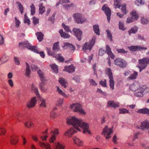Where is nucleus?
Returning a JSON list of instances; mask_svg holds the SVG:
<instances>
[{"label":"nucleus","instance_id":"nucleus-49","mask_svg":"<svg viewBox=\"0 0 149 149\" xmlns=\"http://www.w3.org/2000/svg\"><path fill=\"white\" fill-rule=\"evenodd\" d=\"M120 0H114V5L116 6V8H119L120 7Z\"/></svg>","mask_w":149,"mask_h":149},{"label":"nucleus","instance_id":"nucleus-64","mask_svg":"<svg viewBox=\"0 0 149 149\" xmlns=\"http://www.w3.org/2000/svg\"><path fill=\"white\" fill-rule=\"evenodd\" d=\"M57 116V115L54 111H52L50 114V117L52 118H55Z\"/></svg>","mask_w":149,"mask_h":149},{"label":"nucleus","instance_id":"nucleus-14","mask_svg":"<svg viewBox=\"0 0 149 149\" xmlns=\"http://www.w3.org/2000/svg\"><path fill=\"white\" fill-rule=\"evenodd\" d=\"M133 52L140 51L147 49L146 47H145L140 46H132L128 47Z\"/></svg>","mask_w":149,"mask_h":149},{"label":"nucleus","instance_id":"nucleus-25","mask_svg":"<svg viewBox=\"0 0 149 149\" xmlns=\"http://www.w3.org/2000/svg\"><path fill=\"white\" fill-rule=\"evenodd\" d=\"M58 81L62 86H63L65 88L67 87L68 85V84L64 79L60 78H59Z\"/></svg>","mask_w":149,"mask_h":149},{"label":"nucleus","instance_id":"nucleus-38","mask_svg":"<svg viewBox=\"0 0 149 149\" xmlns=\"http://www.w3.org/2000/svg\"><path fill=\"white\" fill-rule=\"evenodd\" d=\"M43 4L41 3L39 5V12L41 14H42L45 11V8L43 6Z\"/></svg>","mask_w":149,"mask_h":149},{"label":"nucleus","instance_id":"nucleus-32","mask_svg":"<svg viewBox=\"0 0 149 149\" xmlns=\"http://www.w3.org/2000/svg\"><path fill=\"white\" fill-rule=\"evenodd\" d=\"M38 74L40 77L41 82L46 81L44 77V75L43 72L40 70H39L38 72Z\"/></svg>","mask_w":149,"mask_h":149},{"label":"nucleus","instance_id":"nucleus-52","mask_svg":"<svg viewBox=\"0 0 149 149\" xmlns=\"http://www.w3.org/2000/svg\"><path fill=\"white\" fill-rule=\"evenodd\" d=\"M119 113L120 114H124L125 113H129V111L126 109H119Z\"/></svg>","mask_w":149,"mask_h":149},{"label":"nucleus","instance_id":"nucleus-10","mask_svg":"<svg viewBox=\"0 0 149 149\" xmlns=\"http://www.w3.org/2000/svg\"><path fill=\"white\" fill-rule=\"evenodd\" d=\"M47 51L48 54L49 55H51L54 57L56 58L58 61L61 62H63L64 60V58L61 56V54H58L56 55L55 54L53 53L51 51L50 48H47Z\"/></svg>","mask_w":149,"mask_h":149},{"label":"nucleus","instance_id":"nucleus-63","mask_svg":"<svg viewBox=\"0 0 149 149\" xmlns=\"http://www.w3.org/2000/svg\"><path fill=\"white\" fill-rule=\"evenodd\" d=\"M40 105V107H46V101L45 100L43 99H42Z\"/></svg>","mask_w":149,"mask_h":149},{"label":"nucleus","instance_id":"nucleus-42","mask_svg":"<svg viewBox=\"0 0 149 149\" xmlns=\"http://www.w3.org/2000/svg\"><path fill=\"white\" fill-rule=\"evenodd\" d=\"M136 5L139 6L140 5H143L145 3L144 0H136L135 2Z\"/></svg>","mask_w":149,"mask_h":149},{"label":"nucleus","instance_id":"nucleus-16","mask_svg":"<svg viewBox=\"0 0 149 149\" xmlns=\"http://www.w3.org/2000/svg\"><path fill=\"white\" fill-rule=\"evenodd\" d=\"M39 146L42 148H45V149H51L50 145L42 141H40L38 142Z\"/></svg>","mask_w":149,"mask_h":149},{"label":"nucleus","instance_id":"nucleus-35","mask_svg":"<svg viewBox=\"0 0 149 149\" xmlns=\"http://www.w3.org/2000/svg\"><path fill=\"white\" fill-rule=\"evenodd\" d=\"M64 47H66L70 48L71 50H74L75 49V46L69 43L68 42L64 43Z\"/></svg>","mask_w":149,"mask_h":149},{"label":"nucleus","instance_id":"nucleus-50","mask_svg":"<svg viewBox=\"0 0 149 149\" xmlns=\"http://www.w3.org/2000/svg\"><path fill=\"white\" fill-rule=\"evenodd\" d=\"M142 136V134L139 133H134L133 138L134 139H139Z\"/></svg>","mask_w":149,"mask_h":149},{"label":"nucleus","instance_id":"nucleus-18","mask_svg":"<svg viewBox=\"0 0 149 149\" xmlns=\"http://www.w3.org/2000/svg\"><path fill=\"white\" fill-rule=\"evenodd\" d=\"M139 129H143L144 128H149V123L146 120L141 122L139 126H138Z\"/></svg>","mask_w":149,"mask_h":149},{"label":"nucleus","instance_id":"nucleus-6","mask_svg":"<svg viewBox=\"0 0 149 149\" xmlns=\"http://www.w3.org/2000/svg\"><path fill=\"white\" fill-rule=\"evenodd\" d=\"M73 17L75 22L78 24H82L86 20V19L80 13H75L73 15Z\"/></svg>","mask_w":149,"mask_h":149},{"label":"nucleus","instance_id":"nucleus-17","mask_svg":"<svg viewBox=\"0 0 149 149\" xmlns=\"http://www.w3.org/2000/svg\"><path fill=\"white\" fill-rule=\"evenodd\" d=\"M119 103L118 102H116L110 100L108 102L107 106L109 107H112L114 109L119 107Z\"/></svg>","mask_w":149,"mask_h":149},{"label":"nucleus","instance_id":"nucleus-22","mask_svg":"<svg viewBox=\"0 0 149 149\" xmlns=\"http://www.w3.org/2000/svg\"><path fill=\"white\" fill-rule=\"evenodd\" d=\"M48 129H46L45 131L43 132L40 136V138L41 140H46L48 136Z\"/></svg>","mask_w":149,"mask_h":149},{"label":"nucleus","instance_id":"nucleus-39","mask_svg":"<svg viewBox=\"0 0 149 149\" xmlns=\"http://www.w3.org/2000/svg\"><path fill=\"white\" fill-rule=\"evenodd\" d=\"M93 30L97 35H100V30L99 26L98 25H94L93 26Z\"/></svg>","mask_w":149,"mask_h":149},{"label":"nucleus","instance_id":"nucleus-12","mask_svg":"<svg viewBox=\"0 0 149 149\" xmlns=\"http://www.w3.org/2000/svg\"><path fill=\"white\" fill-rule=\"evenodd\" d=\"M59 134L58 129L55 128L53 130H52L50 133V140H56V137Z\"/></svg>","mask_w":149,"mask_h":149},{"label":"nucleus","instance_id":"nucleus-48","mask_svg":"<svg viewBox=\"0 0 149 149\" xmlns=\"http://www.w3.org/2000/svg\"><path fill=\"white\" fill-rule=\"evenodd\" d=\"M126 6L125 5H123L121 8V12L123 14H126L127 12V11L126 9Z\"/></svg>","mask_w":149,"mask_h":149},{"label":"nucleus","instance_id":"nucleus-58","mask_svg":"<svg viewBox=\"0 0 149 149\" xmlns=\"http://www.w3.org/2000/svg\"><path fill=\"white\" fill-rule=\"evenodd\" d=\"M63 102V99H59L57 100L56 104L57 106H59L62 104Z\"/></svg>","mask_w":149,"mask_h":149},{"label":"nucleus","instance_id":"nucleus-31","mask_svg":"<svg viewBox=\"0 0 149 149\" xmlns=\"http://www.w3.org/2000/svg\"><path fill=\"white\" fill-rule=\"evenodd\" d=\"M46 81L44 82H41L39 85V87L41 90L43 92L47 91V88L45 86V83Z\"/></svg>","mask_w":149,"mask_h":149},{"label":"nucleus","instance_id":"nucleus-21","mask_svg":"<svg viewBox=\"0 0 149 149\" xmlns=\"http://www.w3.org/2000/svg\"><path fill=\"white\" fill-rule=\"evenodd\" d=\"M139 87V84L138 83H136L131 85L130 88L131 90L134 91L138 90Z\"/></svg>","mask_w":149,"mask_h":149},{"label":"nucleus","instance_id":"nucleus-45","mask_svg":"<svg viewBox=\"0 0 149 149\" xmlns=\"http://www.w3.org/2000/svg\"><path fill=\"white\" fill-rule=\"evenodd\" d=\"M31 15H34L36 12L35 7L34 4H32L30 6Z\"/></svg>","mask_w":149,"mask_h":149},{"label":"nucleus","instance_id":"nucleus-47","mask_svg":"<svg viewBox=\"0 0 149 149\" xmlns=\"http://www.w3.org/2000/svg\"><path fill=\"white\" fill-rule=\"evenodd\" d=\"M31 89L32 91L35 93L37 96L38 95H39L38 88L35 87L33 84H32Z\"/></svg>","mask_w":149,"mask_h":149},{"label":"nucleus","instance_id":"nucleus-29","mask_svg":"<svg viewBox=\"0 0 149 149\" xmlns=\"http://www.w3.org/2000/svg\"><path fill=\"white\" fill-rule=\"evenodd\" d=\"M36 34L39 41L41 42L43 40L44 35L41 32H37L36 33Z\"/></svg>","mask_w":149,"mask_h":149},{"label":"nucleus","instance_id":"nucleus-26","mask_svg":"<svg viewBox=\"0 0 149 149\" xmlns=\"http://www.w3.org/2000/svg\"><path fill=\"white\" fill-rule=\"evenodd\" d=\"M16 4L17 6V8L19 9L21 14H22L24 12V8L20 2L18 1L16 2Z\"/></svg>","mask_w":149,"mask_h":149},{"label":"nucleus","instance_id":"nucleus-23","mask_svg":"<svg viewBox=\"0 0 149 149\" xmlns=\"http://www.w3.org/2000/svg\"><path fill=\"white\" fill-rule=\"evenodd\" d=\"M59 43V42H57L54 44L52 50L54 52H56L60 50Z\"/></svg>","mask_w":149,"mask_h":149},{"label":"nucleus","instance_id":"nucleus-41","mask_svg":"<svg viewBox=\"0 0 149 149\" xmlns=\"http://www.w3.org/2000/svg\"><path fill=\"white\" fill-rule=\"evenodd\" d=\"M6 132V129L3 127H0V136L4 135Z\"/></svg>","mask_w":149,"mask_h":149},{"label":"nucleus","instance_id":"nucleus-1","mask_svg":"<svg viewBox=\"0 0 149 149\" xmlns=\"http://www.w3.org/2000/svg\"><path fill=\"white\" fill-rule=\"evenodd\" d=\"M68 124L72 125L74 127L70 128L64 133V135L66 136L71 137L74 133L76 132L75 129L79 131H81L79 128L83 130V133L84 134L91 133L89 130V126L87 123H86L82 120H79L74 117L67 120Z\"/></svg>","mask_w":149,"mask_h":149},{"label":"nucleus","instance_id":"nucleus-33","mask_svg":"<svg viewBox=\"0 0 149 149\" xmlns=\"http://www.w3.org/2000/svg\"><path fill=\"white\" fill-rule=\"evenodd\" d=\"M138 74L137 72L134 71V73L131 74L127 78V79L129 80L135 79L136 78Z\"/></svg>","mask_w":149,"mask_h":149},{"label":"nucleus","instance_id":"nucleus-36","mask_svg":"<svg viewBox=\"0 0 149 149\" xmlns=\"http://www.w3.org/2000/svg\"><path fill=\"white\" fill-rule=\"evenodd\" d=\"M26 72L25 75L27 77H29L31 74V71L29 64L27 63H26Z\"/></svg>","mask_w":149,"mask_h":149},{"label":"nucleus","instance_id":"nucleus-53","mask_svg":"<svg viewBox=\"0 0 149 149\" xmlns=\"http://www.w3.org/2000/svg\"><path fill=\"white\" fill-rule=\"evenodd\" d=\"M74 143L79 146L83 145V142L81 140H74Z\"/></svg>","mask_w":149,"mask_h":149},{"label":"nucleus","instance_id":"nucleus-54","mask_svg":"<svg viewBox=\"0 0 149 149\" xmlns=\"http://www.w3.org/2000/svg\"><path fill=\"white\" fill-rule=\"evenodd\" d=\"M39 19L35 17H34L33 18V22L34 25L38 24L39 22Z\"/></svg>","mask_w":149,"mask_h":149},{"label":"nucleus","instance_id":"nucleus-2","mask_svg":"<svg viewBox=\"0 0 149 149\" xmlns=\"http://www.w3.org/2000/svg\"><path fill=\"white\" fill-rule=\"evenodd\" d=\"M19 48L26 47L28 49L30 50L37 53H39V52L36 46H31L27 41L21 42L19 43Z\"/></svg>","mask_w":149,"mask_h":149},{"label":"nucleus","instance_id":"nucleus-34","mask_svg":"<svg viewBox=\"0 0 149 149\" xmlns=\"http://www.w3.org/2000/svg\"><path fill=\"white\" fill-rule=\"evenodd\" d=\"M137 112L144 114H146L149 115V109L147 108L140 109L137 111Z\"/></svg>","mask_w":149,"mask_h":149},{"label":"nucleus","instance_id":"nucleus-51","mask_svg":"<svg viewBox=\"0 0 149 149\" xmlns=\"http://www.w3.org/2000/svg\"><path fill=\"white\" fill-rule=\"evenodd\" d=\"M51 67L55 73H57L58 72V68L57 66L54 64H52L51 65Z\"/></svg>","mask_w":149,"mask_h":149},{"label":"nucleus","instance_id":"nucleus-27","mask_svg":"<svg viewBox=\"0 0 149 149\" xmlns=\"http://www.w3.org/2000/svg\"><path fill=\"white\" fill-rule=\"evenodd\" d=\"M18 135L15 134H13L10 136V140H15L17 139H20L22 138L23 140H25V138L24 136H19V138H18Z\"/></svg>","mask_w":149,"mask_h":149},{"label":"nucleus","instance_id":"nucleus-37","mask_svg":"<svg viewBox=\"0 0 149 149\" xmlns=\"http://www.w3.org/2000/svg\"><path fill=\"white\" fill-rule=\"evenodd\" d=\"M57 91L61 95H62L64 97L68 98V95H66L63 91L60 89L58 86L56 87Z\"/></svg>","mask_w":149,"mask_h":149},{"label":"nucleus","instance_id":"nucleus-40","mask_svg":"<svg viewBox=\"0 0 149 149\" xmlns=\"http://www.w3.org/2000/svg\"><path fill=\"white\" fill-rule=\"evenodd\" d=\"M137 31V28L136 26L132 28L131 29L128 31L129 34L130 35L131 33H136Z\"/></svg>","mask_w":149,"mask_h":149},{"label":"nucleus","instance_id":"nucleus-13","mask_svg":"<svg viewBox=\"0 0 149 149\" xmlns=\"http://www.w3.org/2000/svg\"><path fill=\"white\" fill-rule=\"evenodd\" d=\"M72 31L79 40H80L81 38L82 32L79 29L74 28Z\"/></svg>","mask_w":149,"mask_h":149},{"label":"nucleus","instance_id":"nucleus-30","mask_svg":"<svg viewBox=\"0 0 149 149\" xmlns=\"http://www.w3.org/2000/svg\"><path fill=\"white\" fill-rule=\"evenodd\" d=\"M106 53L109 55H110L111 57L113 58L114 56L113 53H112L111 49L110 47L108 45H107L106 46Z\"/></svg>","mask_w":149,"mask_h":149},{"label":"nucleus","instance_id":"nucleus-46","mask_svg":"<svg viewBox=\"0 0 149 149\" xmlns=\"http://www.w3.org/2000/svg\"><path fill=\"white\" fill-rule=\"evenodd\" d=\"M24 124L26 127L28 128L32 127L34 126L33 123L31 121L27 122L25 123Z\"/></svg>","mask_w":149,"mask_h":149},{"label":"nucleus","instance_id":"nucleus-62","mask_svg":"<svg viewBox=\"0 0 149 149\" xmlns=\"http://www.w3.org/2000/svg\"><path fill=\"white\" fill-rule=\"evenodd\" d=\"M15 26L16 27L18 28L19 26L20 22L19 20L17 19L16 17H15Z\"/></svg>","mask_w":149,"mask_h":149},{"label":"nucleus","instance_id":"nucleus-24","mask_svg":"<svg viewBox=\"0 0 149 149\" xmlns=\"http://www.w3.org/2000/svg\"><path fill=\"white\" fill-rule=\"evenodd\" d=\"M141 23L143 24H146L149 22V19L143 16H141L140 18Z\"/></svg>","mask_w":149,"mask_h":149},{"label":"nucleus","instance_id":"nucleus-15","mask_svg":"<svg viewBox=\"0 0 149 149\" xmlns=\"http://www.w3.org/2000/svg\"><path fill=\"white\" fill-rule=\"evenodd\" d=\"M37 102V100L35 97L31 99V101L28 102L27 104V107L29 108L33 107Z\"/></svg>","mask_w":149,"mask_h":149},{"label":"nucleus","instance_id":"nucleus-5","mask_svg":"<svg viewBox=\"0 0 149 149\" xmlns=\"http://www.w3.org/2000/svg\"><path fill=\"white\" fill-rule=\"evenodd\" d=\"M139 65L138 67L140 69V71L144 69L147 66V64L149 63V58H143L138 60Z\"/></svg>","mask_w":149,"mask_h":149},{"label":"nucleus","instance_id":"nucleus-3","mask_svg":"<svg viewBox=\"0 0 149 149\" xmlns=\"http://www.w3.org/2000/svg\"><path fill=\"white\" fill-rule=\"evenodd\" d=\"M105 73L109 79V86L110 88L112 90L114 89V81L113 79V73L110 68H107L105 70Z\"/></svg>","mask_w":149,"mask_h":149},{"label":"nucleus","instance_id":"nucleus-9","mask_svg":"<svg viewBox=\"0 0 149 149\" xmlns=\"http://www.w3.org/2000/svg\"><path fill=\"white\" fill-rule=\"evenodd\" d=\"M112 132V128H109L107 126H106L103 129L102 134L104 135L106 139H109L111 137V134Z\"/></svg>","mask_w":149,"mask_h":149},{"label":"nucleus","instance_id":"nucleus-56","mask_svg":"<svg viewBox=\"0 0 149 149\" xmlns=\"http://www.w3.org/2000/svg\"><path fill=\"white\" fill-rule=\"evenodd\" d=\"M24 22L25 23H27L29 25L30 24V21L28 19L26 14L24 15Z\"/></svg>","mask_w":149,"mask_h":149},{"label":"nucleus","instance_id":"nucleus-11","mask_svg":"<svg viewBox=\"0 0 149 149\" xmlns=\"http://www.w3.org/2000/svg\"><path fill=\"white\" fill-rule=\"evenodd\" d=\"M102 10L104 11L106 15L108 21L109 22L111 14L110 9L107 7V5H105L102 6Z\"/></svg>","mask_w":149,"mask_h":149},{"label":"nucleus","instance_id":"nucleus-44","mask_svg":"<svg viewBox=\"0 0 149 149\" xmlns=\"http://www.w3.org/2000/svg\"><path fill=\"white\" fill-rule=\"evenodd\" d=\"M65 147L64 145L61 144L59 143H57L56 149H64Z\"/></svg>","mask_w":149,"mask_h":149},{"label":"nucleus","instance_id":"nucleus-60","mask_svg":"<svg viewBox=\"0 0 149 149\" xmlns=\"http://www.w3.org/2000/svg\"><path fill=\"white\" fill-rule=\"evenodd\" d=\"M106 53V51H105L103 49H102L101 48L99 49V54L100 56H102Z\"/></svg>","mask_w":149,"mask_h":149},{"label":"nucleus","instance_id":"nucleus-19","mask_svg":"<svg viewBox=\"0 0 149 149\" xmlns=\"http://www.w3.org/2000/svg\"><path fill=\"white\" fill-rule=\"evenodd\" d=\"M130 16L132 17L135 20H137L139 17L138 13L135 10H133L130 13Z\"/></svg>","mask_w":149,"mask_h":149},{"label":"nucleus","instance_id":"nucleus-43","mask_svg":"<svg viewBox=\"0 0 149 149\" xmlns=\"http://www.w3.org/2000/svg\"><path fill=\"white\" fill-rule=\"evenodd\" d=\"M15 116H13V118H16L19 121H20L21 118L23 117V115L19 113L16 114Z\"/></svg>","mask_w":149,"mask_h":149},{"label":"nucleus","instance_id":"nucleus-28","mask_svg":"<svg viewBox=\"0 0 149 149\" xmlns=\"http://www.w3.org/2000/svg\"><path fill=\"white\" fill-rule=\"evenodd\" d=\"M59 33L61 37L64 38H69L70 36L68 33L63 31L62 29L60 30Z\"/></svg>","mask_w":149,"mask_h":149},{"label":"nucleus","instance_id":"nucleus-57","mask_svg":"<svg viewBox=\"0 0 149 149\" xmlns=\"http://www.w3.org/2000/svg\"><path fill=\"white\" fill-rule=\"evenodd\" d=\"M119 29L122 30L124 31L125 29L124 27L123 23L120 22H119Z\"/></svg>","mask_w":149,"mask_h":149},{"label":"nucleus","instance_id":"nucleus-4","mask_svg":"<svg viewBox=\"0 0 149 149\" xmlns=\"http://www.w3.org/2000/svg\"><path fill=\"white\" fill-rule=\"evenodd\" d=\"M71 108L74 111L80 113L81 114L85 115L86 113L82 109L81 105L78 103H76L70 105Z\"/></svg>","mask_w":149,"mask_h":149},{"label":"nucleus","instance_id":"nucleus-8","mask_svg":"<svg viewBox=\"0 0 149 149\" xmlns=\"http://www.w3.org/2000/svg\"><path fill=\"white\" fill-rule=\"evenodd\" d=\"M114 64L121 68H125L127 65V62L124 60L120 58H116L114 61Z\"/></svg>","mask_w":149,"mask_h":149},{"label":"nucleus","instance_id":"nucleus-61","mask_svg":"<svg viewBox=\"0 0 149 149\" xmlns=\"http://www.w3.org/2000/svg\"><path fill=\"white\" fill-rule=\"evenodd\" d=\"M62 26L63 27V28L65 31H67V32H68L69 31H70V29L69 27L66 25L65 24H64V23H63L62 24Z\"/></svg>","mask_w":149,"mask_h":149},{"label":"nucleus","instance_id":"nucleus-7","mask_svg":"<svg viewBox=\"0 0 149 149\" xmlns=\"http://www.w3.org/2000/svg\"><path fill=\"white\" fill-rule=\"evenodd\" d=\"M95 43V38H93L92 39L90 40L88 42H86L83 47V50L85 52L87 50L91 49L93 45Z\"/></svg>","mask_w":149,"mask_h":149},{"label":"nucleus","instance_id":"nucleus-59","mask_svg":"<svg viewBox=\"0 0 149 149\" xmlns=\"http://www.w3.org/2000/svg\"><path fill=\"white\" fill-rule=\"evenodd\" d=\"M134 21H135V20L131 16L127 18L126 22L127 23H130L133 22Z\"/></svg>","mask_w":149,"mask_h":149},{"label":"nucleus","instance_id":"nucleus-20","mask_svg":"<svg viewBox=\"0 0 149 149\" xmlns=\"http://www.w3.org/2000/svg\"><path fill=\"white\" fill-rule=\"evenodd\" d=\"M75 69V67L73 66V65H70L65 66L64 70L69 73L72 72L74 71Z\"/></svg>","mask_w":149,"mask_h":149},{"label":"nucleus","instance_id":"nucleus-55","mask_svg":"<svg viewBox=\"0 0 149 149\" xmlns=\"http://www.w3.org/2000/svg\"><path fill=\"white\" fill-rule=\"evenodd\" d=\"M70 2L69 0H60L59 2L56 4V5L58 6L60 4L63 3H68Z\"/></svg>","mask_w":149,"mask_h":149}]
</instances>
